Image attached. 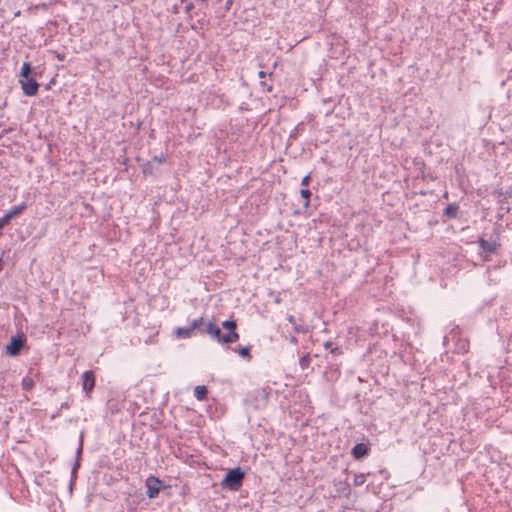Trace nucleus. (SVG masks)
Masks as SVG:
<instances>
[{
    "instance_id": "1",
    "label": "nucleus",
    "mask_w": 512,
    "mask_h": 512,
    "mask_svg": "<svg viewBox=\"0 0 512 512\" xmlns=\"http://www.w3.org/2000/svg\"><path fill=\"white\" fill-rule=\"evenodd\" d=\"M245 478V472L240 467L230 469L221 481V486L225 490L238 491Z\"/></svg>"
},
{
    "instance_id": "2",
    "label": "nucleus",
    "mask_w": 512,
    "mask_h": 512,
    "mask_svg": "<svg viewBox=\"0 0 512 512\" xmlns=\"http://www.w3.org/2000/svg\"><path fill=\"white\" fill-rule=\"evenodd\" d=\"M478 245L480 248L479 255L481 256L483 261H490L491 254L495 253L500 247V243L497 237H491L489 240L480 237L478 239Z\"/></svg>"
},
{
    "instance_id": "3",
    "label": "nucleus",
    "mask_w": 512,
    "mask_h": 512,
    "mask_svg": "<svg viewBox=\"0 0 512 512\" xmlns=\"http://www.w3.org/2000/svg\"><path fill=\"white\" fill-rule=\"evenodd\" d=\"M26 342L27 339L23 333L12 336L6 345V354L10 357L18 356L21 350L26 347Z\"/></svg>"
},
{
    "instance_id": "4",
    "label": "nucleus",
    "mask_w": 512,
    "mask_h": 512,
    "mask_svg": "<svg viewBox=\"0 0 512 512\" xmlns=\"http://www.w3.org/2000/svg\"><path fill=\"white\" fill-rule=\"evenodd\" d=\"M222 327L227 331L222 336V343H234L239 339V334L236 331L237 324L234 320L223 321Z\"/></svg>"
},
{
    "instance_id": "5",
    "label": "nucleus",
    "mask_w": 512,
    "mask_h": 512,
    "mask_svg": "<svg viewBox=\"0 0 512 512\" xmlns=\"http://www.w3.org/2000/svg\"><path fill=\"white\" fill-rule=\"evenodd\" d=\"M19 83L21 85V89L26 96H35L39 90V83L33 77H28L24 79H19Z\"/></svg>"
},
{
    "instance_id": "6",
    "label": "nucleus",
    "mask_w": 512,
    "mask_h": 512,
    "mask_svg": "<svg viewBox=\"0 0 512 512\" xmlns=\"http://www.w3.org/2000/svg\"><path fill=\"white\" fill-rule=\"evenodd\" d=\"M161 485H162V482L160 479H158L157 477H154V476H149L146 479V483H145V486L147 488L146 495L148 496V498L153 499V498L157 497V495L159 494V492L161 490Z\"/></svg>"
},
{
    "instance_id": "7",
    "label": "nucleus",
    "mask_w": 512,
    "mask_h": 512,
    "mask_svg": "<svg viewBox=\"0 0 512 512\" xmlns=\"http://www.w3.org/2000/svg\"><path fill=\"white\" fill-rule=\"evenodd\" d=\"M82 389L86 396H90V393L95 387V375L92 370H87L82 374Z\"/></svg>"
},
{
    "instance_id": "8",
    "label": "nucleus",
    "mask_w": 512,
    "mask_h": 512,
    "mask_svg": "<svg viewBox=\"0 0 512 512\" xmlns=\"http://www.w3.org/2000/svg\"><path fill=\"white\" fill-rule=\"evenodd\" d=\"M27 208L26 202H21L18 205L11 207L0 219L6 225L16 216L21 215Z\"/></svg>"
},
{
    "instance_id": "9",
    "label": "nucleus",
    "mask_w": 512,
    "mask_h": 512,
    "mask_svg": "<svg viewBox=\"0 0 512 512\" xmlns=\"http://www.w3.org/2000/svg\"><path fill=\"white\" fill-rule=\"evenodd\" d=\"M203 333L209 335L212 340L222 343V331L219 326H217L215 323L209 321L203 330Z\"/></svg>"
},
{
    "instance_id": "10",
    "label": "nucleus",
    "mask_w": 512,
    "mask_h": 512,
    "mask_svg": "<svg viewBox=\"0 0 512 512\" xmlns=\"http://www.w3.org/2000/svg\"><path fill=\"white\" fill-rule=\"evenodd\" d=\"M82 451H83V432H81V434H80L79 445H78V448H77L76 453H75L76 460H75V463H74V465H73V467L71 469L72 477H75V475L77 473V470L80 467V457L82 455Z\"/></svg>"
},
{
    "instance_id": "11",
    "label": "nucleus",
    "mask_w": 512,
    "mask_h": 512,
    "mask_svg": "<svg viewBox=\"0 0 512 512\" xmlns=\"http://www.w3.org/2000/svg\"><path fill=\"white\" fill-rule=\"evenodd\" d=\"M334 487L338 495L349 496L351 493L350 485L346 480H335Z\"/></svg>"
},
{
    "instance_id": "12",
    "label": "nucleus",
    "mask_w": 512,
    "mask_h": 512,
    "mask_svg": "<svg viewBox=\"0 0 512 512\" xmlns=\"http://www.w3.org/2000/svg\"><path fill=\"white\" fill-rule=\"evenodd\" d=\"M369 450V447L365 443H357L352 448V455L355 459H360L368 455Z\"/></svg>"
},
{
    "instance_id": "13",
    "label": "nucleus",
    "mask_w": 512,
    "mask_h": 512,
    "mask_svg": "<svg viewBox=\"0 0 512 512\" xmlns=\"http://www.w3.org/2000/svg\"><path fill=\"white\" fill-rule=\"evenodd\" d=\"M287 321L293 326L295 333L305 334L309 331L308 326L296 323L295 317L293 315H288Z\"/></svg>"
},
{
    "instance_id": "14",
    "label": "nucleus",
    "mask_w": 512,
    "mask_h": 512,
    "mask_svg": "<svg viewBox=\"0 0 512 512\" xmlns=\"http://www.w3.org/2000/svg\"><path fill=\"white\" fill-rule=\"evenodd\" d=\"M174 334L180 339H188L193 335L190 327H177L174 330Z\"/></svg>"
},
{
    "instance_id": "15",
    "label": "nucleus",
    "mask_w": 512,
    "mask_h": 512,
    "mask_svg": "<svg viewBox=\"0 0 512 512\" xmlns=\"http://www.w3.org/2000/svg\"><path fill=\"white\" fill-rule=\"evenodd\" d=\"M459 206L456 203H450L444 210V215L448 218H456L458 216Z\"/></svg>"
},
{
    "instance_id": "16",
    "label": "nucleus",
    "mask_w": 512,
    "mask_h": 512,
    "mask_svg": "<svg viewBox=\"0 0 512 512\" xmlns=\"http://www.w3.org/2000/svg\"><path fill=\"white\" fill-rule=\"evenodd\" d=\"M34 68L32 67L30 62H24L22 64L21 70H20V79L31 77V74L33 73Z\"/></svg>"
},
{
    "instance_id": "17",
    "label": "nucleus",
    "mask_w": 512,
    "mask_h": 512,
    "mask_svg": "<svg viewBox=\"0 0 512 512\" xmlns=\"http://www.w3.org/2000/svg\"><path fill=\"white\" fill-rule=\"evenodd\" d=\"M207 394H208V389L204 385L196 386L194 389V396L199 401L206 399Z\"/></svg>"
},
{
    "instance_id": "18",
    "label": "nucleus",
    "mask_w": 512,
    "mask_h": 512,
    "mask_svg": "<svg viewBox=\"0 0 512 512\" xmlns=\"http://www.w3.org/2000/svg\"><path fill=\"white\" fill-rule=\"evenodd\" d=\"M21 385H22V389L24 391H31L35 385V382L33 380L32 377L30 376H25L23 377L22 381H21Z\"/></svg>"
},
{
    "instance_id": "19",
    "label": "nucleus",
    "mask_w": 512,
    "mask_h": 512,
    "mask_svg": "<svg viewBox=\"0 0 512 512\" xmlns=\"http://www.w3.org/2000/svg\"><path fill=\"white\" fill-rule=\"evenodd\" d=\"M203 326H204V319L202 317L194 319L191 322V324L189 325V327L192 330V332H194L195 330H198V331H200L202 333H203V330H204Z\"/></svg>"
},
{
    "instance_id": "20",
    "label": "nucleus",
    "mask_w": 512,
    "mask_h": 512,
    "mask_svg": "<svg viewBox=\"0 0 512 512\" xmlns=\"http://www.w3.org/2000/svg\"><path fill=\"white\" fill-rule=\"evenodd\" d=\"M250 351H251V347L245 346V347H241L237 352L241 358L249 361L252 358Z\"/></svg>"
},
{
    "instance_id": "21",
    "label": "nucleus",
    "mask_w": 512,
    "mask_h": 512,
    "mask_svg": "<svg viewBox=\"0 0 512 512\" xmlns=\"http://www.w3.org/2000/svg\"><path fill=\"white\" fill-rule=\"evenodd\" d=\"M142 172L144 175H153L154 174V166L152 161H147L142 165Z\"/></svg>"
},
{
    "instance_id": "22",
    "label": "nucleus",
    "mask_w": 512,
    "mask_h": 512,
    "mask_svg": "<svg viewBox=\"0 0 512 512\" xmlns=\"http://www.w3.org/2000/svg\"><path fill=\"white\" fill-rule=\"evenodd\" d=\"M310 362H311V358H310V355L307 353L306 355H304L300 358L299 365L304 370L309 367Z\"/></svg>"
},
{
    "instance_id": "23",
    "label": "nucleus",
    "mask_w": 512,
    "mask_h": 512,
    "mask_svg": "<svg viewBox=\"0 0 512 512\" xmlns=\"http://www.w3.org/2000/svg\"><path fill=\"white\" fill-rule=\"evenodd\" d=\"M366 481V475L363 473L355 474L354 476V486H362Z\"/></svg>"
},
{
    "instance_id": "24",
    "label": "nucleus",
    "mask_w": 512,
    "mask_h": 512,
    "mask_svg": "<svg viewBox=\"0 0 512 512\" xmlns=\"http://www.w3.org/2000/svg\"><path fill=\"white\" fill-rule=\"evenodd\" d=\"M301 197L305 199L304 207L309 206V199L311 197V191L309 189H302L300 191Z\"/></svg>"
},
{
    "instance_id": "25",
    "label": "nucleus",
    "mask_w": 512,
    "mask_h": 512,
    "mask_svg": "<svg viewBox=\"0 0 512 512\" xmlns=\"http://www.w3.org/2000/svg\"><path fill=\"white\" fill-rule=\"evenodd\" d=\"M157 162L159 164L164 163L166 161V155L164 153H161L160 155H155L152 158V162Z\"/></svg>"
},
{
    "instance_id": "26",
    "label": "nucleus",
    "mask_w": 512,
    "mask_h": 512,
    "mask_svg": "<svg viewBox=\"0 0 512 512\" xmlns=\"http://www.w3.org/2000/svg\"><path fill=\"white\" fill-rule=\"evenodd\" d=\"M193 8H194V4H193V3H191V2H190V3H187V4H186V6H185V13L187 14V16H188L189 18H191V17H192L191 12H192Z\"/></svg>"
},
{
    "instance_id": "27",
    "label": "nucleus",
    "mask_w": 512,
    "mask_h": 512,
    "mask_svg": "<svg viewBox=\"0 0 512 512\" xmlns=\"http://www.w3.org/2000/svg\"><path fill=\"white\" fill-rule=\"evenodd\" d=\"M310 180H311V176H310V174H307L305 177H303V179L301 181V185L307 187L310 183Z\"/></svg>"
},
{
    "instance_id": "28",
    "label": "nucleus",
    "mask_w": 512,
    "mask_h": 512,
    "mask_svg": "<svg viewBox=\"0 0 512 512\" xmlns=\"http://www.w3.org/2000/svg\"><path fill=\"white\" fill-rule=\"evenodd\" d=\"M171 12L173 14H178L179 13V6L177 4H175L172 8H171Z\"/></svg>"
},
{
    "instance_id": "29",
    "label": "nucleus",
    "mask_w": 512,
    "mask_h": 512,
    "mask_svg": "<svg viewBox=\"0 0 512 512\" xmlns=\"http://www.w3.org/2000/svg\"><path fill=\"white\" fill-rule=\"evenodd\" d=\"M331 353L334 354V355H338V354L341 353V350L338 347L331 348Z\"/></svg>"
},
{
    "instance_id": "30",
    "label": "nucleus",
    "mask_w": 512,
    "mask_h": 512,
    "mask_svg": "<svg viewBox=\"0 0 512 512\" xmlns=\"http://www.w3.org/2000/svg\"><path fill=\"white\" fill-rule=\"evenodd\" d=\"M332 345H333V344H332V342H330V341H327V342H325V343H324V347H325V349H330V350H331Z\"/></svg>"
},
{
    "instance_id": "31",
    "label": "nucleus",
    "mask_w": 512,
    "mask_h": 512,
    "mask_svg": "<svg viewBox=\"0 0 512 512\" xmlns=\"http://www.w3.org/2000/svg\"><path fill=\"white\" fill-rule=\"evenodd\" d=\"M299 129V125L295 127V129L290 133V137H295L297 131Z\"/></svg>"
},
{
    "instance_id": "32",
    "label": "nucleus",
    "mask_w": 512,
    "mask_h": 512,
    "mask_svg": "<svg viewBox=\"0 0 512 512\" xmlns=\"http://www.w3.org/2000/svg\"><path fill=\"white\" fill-rule=\"evenodd\" d=\"M448 341H449V336L445 335L443 338V344L446 346L448 344Z\"/></svg>"
},
{
    "instance_id": "33",
    "label": "nucleus",
    "mask_w": 512,
    "mask_h": 512,
    "mask_svg": "<svg viewBox=\"0 0 512 512\" xmlns=\"http://www.w3.org/2000/svg\"><path fill=\"white\" fill-rule=\"evenodd\" d=\"M7 105L6 101L0 102V110H3Z\"/></svg>"
},
{
    "instance_id": "34",
    "label": "nucleus",
    "mask_w": 512,
    "mask_h": 512,
    "mask_svg": "<svg viewBox=\"0 0 512 512\" xmlns=\"http://www.w3.org/2000/svg\"><path fill=\"white\" fill-rule=\"evenodd\" d=\"M258 76L259 78H264L266 76V73L264 71H259Z\"/></svg>"
},
{
    "instance_id": "35",
    "label": "nucleus",
    "mask_w": 512,
    "mask_h": 512,
    "mask_svg": "<svg viewBox=\"0 0 512 512\" xmlns=\"http://www.w3.org/2000/svg\"><path fill=\"white\" fill-rule=\"evenodd\" d=\"M291 342H292V343H296V342H297V338H296V337H292V338H291Z\"/></svg>"
},
{
    "instance_id": "36",
    "label": "nucleus",
    "mask_w": 512,
    "mask_h": 512,
    "mask_svg": "<svg viewBox=\"0 0 512 512\" xmlns=\"http://www.w3.org/2000/svg\"><path fill=\"white\" fill-rule=\"evenodd\" d=\"M197 2H200V3H205L206 0H196Z\"/></svg>"
},
{
    "instance_id": "37",
    "label": "nucleus",
    "mask_w": 512,
    "mask_h": 512,
    "mask_svg": "<svg viewBox=\"0 0 512 512\" xmlns=\"http://www.w3.org/2000/svg\"><path fill=\"white\" fill-rule=\"evenodd\" d=\"M186 0H180L181 3H184Z\"/></svg>"
}]
</instances>
